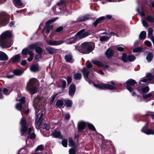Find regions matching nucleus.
Here are the masks:
<instances>
[{
    "mask_svg": "<svg viewBox=\"0 0 154 154\" xmlns=\"http://www.w3.org/2000/svg\"><path fill=\"white\" fill-rule=\"evenodd\" d=\"M29 55L30 57L29 58H28V60L30 62L31 61L33 58V54L32 52H29Z\"/></svg>",
    "mask_w": 154,
    "mask_h": 154,
    "instance_id": "nucleus-47",
    "label": "nucleus"
},
{
    "mask_svg": "<svg viewBox=\"0 0 154 154\" xmlns=\"http://www.w3.org/2000/svg\"><path fill=\"white\" fill-rule=\"evenodd\" d=\"M25 98L24 97H21L20 96L17 97L16 100L20 102V103H17L15 106V107L17 110L21 111L23 105L25 103Z\"/></svg>",
    "mask_w": 154,
    "mask_h": 154,
    "instance_id": "nucleus-6",
    "label": "nucleus"
},
{
    "mask_svg": "<svg viewBox=\"0 0 154 154\" xmlns=\"http://www.w3.org/2000/svg\"><path fill=\"white\" fill-rule=\"evenodd\" d=\"M146 19L149 22L154 23V18L151 15L147 16Z\"/></svg>",
    "mask_w": 154,
    "mask_h": 154,
    "instance_id": "nucleus-34",
    "label": "nucleus"
},
{
    "mask_svg": "<svg viewBox=\"0 0 154 154\" xmlns=\"http://www.w3.org/2000/svg\"><path fill=\"white\" fill-rule=\"evenodd\" d=\"M62 143L63 146L66 147L67 145V140H63Z\"/></svg>",
    "mask_w": 154,
    "mask_h": 154,
    "instance_id": "nucleus-54",
    "label": "nucleus"
},
{
    "mask_svg": "<svg viewBox=\"0 0 154 154\" xmlns=\"http://www.w3.org/2000/svg\"><path fill=\"white\" fill-rule=\"evenodd\" d=\"M82 72L85 79L87 80L86 79L88 78L89 71L87 70L85 67H84L82 70Z\"/></svg>",
    "mask_w": 154,
    "mask_h": 154,
    "instance_id": "nucleus-24",
    "label": "nucleus"
},
{
    "mask_svg": "<svg viewBox=\"0 0 154 154\" xmlns=\"http://www.w3.org/2000/svg\"><path fill=\"white\" fill-rule=\"evenodd\" d=\"M86 126L85 123L83 121H81L79 122L78 128L79 131L82 130L84 129Z\"/></svg>",
    "mask_w": 154,
    "mask_h": 154,
    "instance_id": "nucleus-19",
    "label": "nucleus"
},
{
    "mask_svg": "<svg viewBox=\"0 0 154 154\" xmlns=\"http://www.w3.org/2000/svg\"><path fill=\"white\" fill-rule=\"evenodd\" d=\"M88 126L89 128L92 131H95L96 129L94 126L91 123H88Z\"/></svg>",
    "mask_w": 154,
    "mask_h": 154,
    "instance_id": "nucleus-49",
    "label": "nucleus"
},
{
    "mask_svg": "<svg viewBox=\"0 0 154 154\" xmlns=\"http://www.w3.org/2000/svg\"><path fill=\"white\" fill-rule=\"evenodd\" d=\"M67 81L68 84H69L72 81V79L71 77L68 76L67 78Z\"/></svg>",
    "mask_w": 154,
    "mask_h": 154,
    "instance_id": "nucleus-64",
    "label": "nucleus"
},
{
    "mask_svg": "<svg viewBox=\"0 0 154 154\" xmlns=\"http://www.w3.org/2000/svg\"><path fill=\"white\" fill-rule=\"evenodd\" d=\"M69 144L72 147H73L75 146V144L72 138H69Z\"/></svg>",
    "mask_w": 154,
    "mask_h": 154,
    "instance_id": "nucleus-52",
    "label": "nucleus"
},
{
    "mask_svg": "<svg viewBox=\"0 0 154 154\" xmlns=\"http://www.w3.org/2000/svg\"><path fill=\"white\" fill-rule=\"evenodd\" d=\"M69 154H75V150L73 149H69Z\"/></svg>",
    "mask_w": 154,
    "mask_h": 154,
    "instance_id": "nucleus-60",
    "label": "nucleus"
},
{
    "mask_svg": "<svg viewBox=\"0 0 154 154\" xmlns=\"http://www.w3.org/2000/svg\"><path fill=\"white\" fill-rule=\"evenodd\" d=\"M92 63L94 64L99 66H103V64L97 60H93Z\"/></svg>",
    "mask_w": 154,
    "mask_h": 154,
    "instance_id": "nucleus-43",
    "label": "nucleus"
},
{
    "mask_svg": "<svg viewBox=\"0 0 154 154\" xmlns=\"http://www.w3.org/2000/svg\"><path fill=\"white\" fill-rule=\"evenodd\" d=\"M20 56L19 54H17L13 56L10 59L13 63L18 62L20 59Z\"/></svg>",
    "mask_w": 154,
    "mask_h": 154,
    "instance_id": "nucleus-22",
    "label": "nucleus"
},
{
    "mask_svg": "<svg viewBox=\"0 0 154 154\" xmlns=\"http://www.w3.org/2000/svg\"><path fill=\"white\" fill-rule=\"evenodd\" d=\"M31 52L27 48H24L22 51V54L23 55H26L28 54H29V52Z\"/></svg>",
    "mask_w": 154,
    "mask_h": 154,
    "instance_id": "nucleus-40",
    "label": "nucleus"
},
{
    "mask_svg": "<svg viewBox=\"0 0 154 154\" xmlns=\"http://www.w3.org/2000/svg\"><path fill=\"white\" fill-rule=\"evenodd\" d=\"M8 59V56L4 52L0 51V60L4 61Z\"/></svg>",
    "mask_w": 154,
    "mask_h": 154,
    "instance_id": "nucleus-23",
    "label": "nucleus"
},
{
    "mask_svg": "<svg viewBox=\"0 0 154 154\" xmlns=\"http://www.w3.org/2000/svg\"><path fill=\"white\" fill-rule=\"evenodd\" d=\"M44 148V146L42 144L38 146L35 149V151L36 152L34 153V154H38V152L42 151Z\"/></svg>",
    "mask_w": 154,
    "mask_h": 154,
    "instance_id": "nucleus-31",
    "label": "nucleus"
},
{
    "mask_svg": "<svg viewBox=\"0 0 154 154\" xmlns=\"http://www.w3.org/2000/svg\"><path fill=\"white\" fill-rule=\"evenodd\" d=\"M57 19V18H55L54 19H53L50 20L48 21L45 24V26L44 28V30L45 32L46 31V33L47 34H48L50 31L52 30L53 29V27L52 26H48V25L51 23L54 22Z\"/></svg>",
    "mask_w": 154,
    "mask_h": 154,
    "instance_id": "nucleus-8",
    "label": "nucleus"
},
{
    "mask_svg": "<svg viewBox=\"0 0 154 154\" xmlns=\"http://www.w3.org/2000/svg\"><path fill=\"white\" fill-rule=\"evenodd\" d=\"M128 56L125 54H122V60L124 62H128Z\"/></svg>",
    "mask_w": 154,
    "mask_h": 154,
    "instance_id": "nucleus-36",
    "label": "nucleus"
},
{
    "mask_svg": "<svg viewBox=\"0 0 154 154\" xmlns=\"http://www.w3.org/2000/svg\"><path fill=\"white\" fill-rule=\"evenodd\" d=\"M89 17L88 15H85L79 17L77 20V22H81L85 21L88 20Z\"/></svg>",
    "mask_w": 154,
    "mask_h": 154,
    "instance_id": "nucleus-27",
    "label": "nucleus"
},
{
    "mask_svg": "<svg viewBox=\"0 0 154 154\" xmlns=\"http://www.w3.org/2000/svg\"><path fill=\"white\" fill-rule=\"evenodd\" d=\"M74 77L76 80H79L81 78L82 75L81 74L77 73L74 75Z\"/></svg>",
    "mask_w": 154,
    "mask_h": 154,
    "instance_id": "nucleus-41",
    "label": "nucleus"
},
{
    "mask_svg": "<svg viewBox=\"0 0 154 154\" xmlns=\"http://www.w3.org/2000/svg\"><path fill=\"white\" fill-rule=\"evenodd\" d=\"M78 40V38L75 35L74 37L69 38L66 40L65 42L66 44H71L73 42L76 41Z\"/></svg>",
    "mask_w": 154,
    "mask_h": 154,
    "instance_id": "nucleus-17",
    "label": "nucleus"
},
{
    "mask_svg": "<svg viewBox=\"0 0 154 154\" xmlns=\"http://www.w3.org/2000/svg\"><path fill=\"white\" fill-rule=\"evenodd\" d=\"M146 36V33L144 31H142L139 35V38L140 39H144Z\"/></svg>",
    "mask_w": 154,
    "mask_h": 154,
    "instance_id": "nucleus-35",
    "label": "nucleus"
},
{
    "mask_svg": "<svg viewBox=\"0 0 154 154\" xmlns=\"http://www.w3.org/2000/svg\"><path fill=\"white\" fill-rule=\"evenodd\" d=\"M40 100L38 97H36L34 98L33 101V106L35 109V111L36 116L37 115V112L39 110V108L40 107Z\"/></svg>",
    "mask_w": 154,
    "mask_h": 154,
    "instance_id": "nucleus-9",
    "label": "nucleus"
},
{
    "mask_svg": "<svg viewBox=\"0 0 154 154\" xmlns=\"http://www.w3.org/2000/svg\"><path fill=\"white\" fill-rule=\"evenodd\" d=\"M39 116V118L36 119L35 120V125L36 128L37 129H39V126L41 125L42 120V117L43 116V113L40 112L38 115V117Z\"/></svg>",
    "mask_w": 154,
    "mask_h": 154,
    "instance_id": "nucleus-13",
    "label": "nucleus"
},
{
    "mask_svg": "<svg viewBox=\"0 0 154 154\" xmlns=\"http://www.w3.org/2000/svg\"><path fill=\"white\" fill-rule=\"evenodd\" d=\"M146 78H144L140 80V82H143L144 83L148 82L151 84H154V77L152 75L151 73H146Z\"/></svg>",
    "mask_w": 154,
    "mask_h": 154,
    "instance_id": "nucleus-5",
    "label": "nucleus"
},
{
    "mask_svg": "<svg viewBox=\"0 0 154 154\" xmlns=\"http://www.w3.org/2000/svg\"><path fill=\"white\" fill-rule=\"evenodd\" d=\"M137 12L139 13L141 17L145 15V13L143 12H140L138 8H137Z\"/></svg>",
    "mask_w": 154,
    "mask_h": 154,
    "instance_id": "nucleus-62",
    "label": "nucleus"
},
{
    "mask_svg": "<svg viewBox=\"0 0 154 154\" xmlns=\"http://www.w3.org/2000/svg\"><path fill=\"white\" fill-rule=\"evenodd\" d=\"M110 37H108L106 36H102L100 37V40L101 41H105L109 39Z\"/></svg>",
    "mask_w": 154,
    "mask_h": 154,
    "instance_id": "nucleus-39",
    "label": "nucleus"
},
{
    "mask_svg": "<svg viewBox=\"0 0 154 154\" xmlns=\"http://www.w3.org/2000/svg\"><path fill=\"white\" fill-rule=\"evenodd\" d=\"M27 152L26 150L24 148H21L19 150L18 154H26Z\"/></svg>",
    "mask_w": 154,
    "mask_h": 154,
    "instance_id": "nucleus-44",
    "label": "nucleus"
},
{
    "mask_svg": "<svg viewBox=\"0 0 154 154\" xmlns=\"http://www.w3.org/2000/svg\"><path fill=\"white\" fill-rule=\"evenodd\" d=\"M60 82L61 85H60V87H62L63 88L62 90L63 91L66 85V81L63 80H61Z\"/></svg>",
    "mask_w": 154,
    "mask_h": 154,
    "instance_id": "nucleus-38",
    "label": "nucleus"
},
{
    "mask_svg": "<svg viewBox=\"0 0 154 154\" xmlns=\"http://www.w3.org/2000/svg\"><path fill=\"white\" fill-rule=\"evenodd\" d=\"M12 35L9 31H7L4 32L0 36V46L2 48L10 47L12 44L11 40L9 38Z\"/></svg>",
    "mask_w": 154,
    "mask_h": 154,
    "instance_id": "nucleus-1",
    "label": "nucleus"
},
{
    "mask_svg": "<svg viewBox=\"0 0 154 154\" xmlns=\"http://www.w3.org/2000/svg\"><path fill=\"white\" fill-rule=\"evenodd\" d=\"M136 59L135 57L134 56L132 55H129L128 56V61H133Z\"/></svg>",
    "mask_w": 154,
    "mask_h": 154,
    "instance_id": "nucleus-46",
    "label": "nucleus"
},
{
    "mask_svg": "<svg viewBox=\"0 0 154 154\" xmlns=\"http://www.w3.org/2000/svg\"><path fill=\"white\" fill-rule=\"evenodd\" d=\"M30 69L33 72L37 71L38 70V66L37 64L32 65L30 67Z\"/></svg>",
    "mask_w": 154,
    "mask_h": 154,
    "instance_id": "nucleus-32",
    "label": "nucleus"
},
{
    "mask_svg": "<svg viewBox=\"0 0 154 154\" xmlns=\"http://www.w3.org/2000/svg\"><path fill=\"white\" fill-rule=\"evenodd\" d=\"M112 15L109 14L106 15L105 17L102 16L98 18H97L95 20V21L93 23V24L95 26H96L98 23H100L101 21L106 19H110L112 18Z\"/></svg>",
    "mask_w": 154,
    "mask_h": 154,
    "instance_id": "nucleus-11",
    "label": "nucleus"
},
{
    "mask_svg": "<svg viewBox=\"0 0 154 154\" xmlns=\"http://www.w3.org/2000/svg\"><path fill=\"white\" fill-rule=\"evenodd\" d=\"M152 94V92H150L146 94H143V97L144 99H146L151 96Z\"/></svg>",
    "mask_w": 154,
    "mask_h": 154,
    "instance_id": "nucleus-48",
    "label": "nucleus"
},
{
    "mask_svg": "<svg viewBox=\"0 0 154 154\" xmlns=\"http://www.w3.org/2000/svg\"><path fill=\"white\" fill-rule=\"evenodd\" d=\"M93 43L85 42L81 45V48L84 51V53L88 54L93 50Z\"/></svg>",
    "mask_w": 154,
    "mask_h": 154,
    "instance_id": "nucleus-4",
    "label": "nucleus"
},
{
    "mask_svg": "<svg viewBox=\"0 0 154 154\" xmlns=\"http://www.w3.org/2000/svg\"><path fill=\"white\" fill-rule=\"evenodd\" d=\"M63 42H64L62 40L52 41L50 40L48 42V44L49 45L52 46L58 45L62 44Z\"/></svg>",
    "mask_w": 154,
    "mask_h": 154,
    "instance_id": "nucleus-14",
    "label": "nucleus"
},
{
    "mask_svg": "<svg viewBox=\"0 0 154 154\" xmlns=\"http://www.w3.org/2000/svg\"><path fill=\"white\" fill-rule=\"evenodd\" d=\"M141 131L147 135L154 134V130L150 129H147V127L145 126L141 130Z\"/></svg>",
    "mask_w": 154,
    "mask_h": 154,
    "instance_id": "nucleus-15",
    "label": "nucleus"
},
{
    "mask_svg": "<svg viewBox=\"0 0 154 154\" xmlns=\"http://www.w3.org/2000/svg\"><path fill=\"white\" fill-rule=\"evenodd\" d=\"M153 29L152 28H150L148 29V34L149 35H151L152 34Z\"/></svg>",
    "mask_w": 154,
    "mask_h": 154,
    "instance_id": "nucleus-57",
    "label": "nucleus"
},
{
    "mask_svg": "<svg viewBox=\"0 0 154 154\" xmlns=\"http://www.w3.org/2000/svg\"><path fill=\"white\" fill-rule=\"evenodd\" d=\"M66 106L68 107H70L72 106V102L71 100H68L66 101Z\"/></svg>",
    "mask_w": 154,
    "mask_h": 154,
    "instance_id": "nucleus-53",
    "label": "nucleus"
},
{
    "mask_svg": "<svg viewBox=\"0 0 154 154\" xmlns=\"http://www.w3.org/2000/svg\"><path fill=\"white\" fill-rule=\"evenodd\" d=\"M65 59L67 62L71 63L73 62L72 56L70 54H66L65 57Z\"/></svg>",
    "mask_w": 154,
    "mask_h": 154,
    "instance_id": "nucleus-26",
    "label": "nucleus"
},
{
    "mask_svg": "<svg viewBox=\"0 0 154 154\" xmlns=\"http://www.w3.org/2000/svg\"><path fill=\"white\" fill-rule=\"evenodd\" d=\"M144 43L146 45L149 47H150L152 45L151 42L147 40L145 41L144 42Z\"/></svg>",
    "mask_w": 154,
    "mask_h": 154,
    "instance_id": "nucleus-56",
    "label": "nucleus"
},
{
    "mask_svg": "<svg viewBox=\"0 0 154 154\" xmlns=\"http://www.w3.org/2000/svg\"><path fill=\"white\" fill-rule=\"evenodd\" d=\"M94 85L95 87L101 89L107 88L111 90H114L116 89L115 88L114 86L108 84H94Z\"/></svg>",
    "mask_w": 154,
    "mask_h": 154,
    "instance_id": "nucleus-7",
    "label": "nucleus"
},
{
    "mask_svg": "<svg viewBox=\"0 0 154 154\" xmlns=\"http://www.w3.org/2000/svg\"><path fill=\"white\" fill-rule=\"evenodd\" d=\"M13 72L15 75L18 76L21 75L23 73L22 70L18 69L14 70Z\"/></svg>",
    "mask_w": 154,
    "mask_h": 154,
    "instance_id": "nucleus-33",
    "label": "nucleus"
},
{
    "mask_svg": "<svg viewBox=\"0 0 154 154\" xmlns=\"http://www.w3.org/2000/svg\"><path fill=\"white\" fill-rule=\"evenodd\" d=\"M57 94H55L51 97V99L50 100V103L51 104L53 103L55 98L56 97V96L57 95Z\"/></svg>",
    "mask_w": 154,
    "mask_h": 154,
    "instance_id": "nucleus-50",
    "label": "nucleus"
},
{
    "mask_svg": "<svg viewBox=\"0 0 154 154\" xmlns=\"http://www.w3.org/2000/svg\"><path fill=\"white\" fill-rule=\"evenodd\" d=\"M63 29V27L61 26H60L57 28L56 30V32H59L61 31H62Z\"/></svg>",
    "mask_w": 154,
    "mask_h": 154,
    "instance_id": "nucleus-63",
    "label": "nucleus"
},
{
    "mask_svg": "<svg viewBox=\"0 0 154 154\" xmlns=\"http://www.w3.org/2000/svg\"><path fill=\"white\" fill-rule=\"evenodd\" d=\"M142 23L143 26L145 27H147L148 26V23L145 20H142Z\"/></svg>",
    "mask_w": 154,
    "mask_h": 154,
    "instance_id": "nucleus-61",
    "label": "nucleus"
},
{
    "mask_svg": "<svg viewBox=\"0 0 154 154\" xmlns=\"http://www.w3.org/2000/svg\"><path fill=\"white\" fill-rule=\"evenodd\" d=\"M45 49L50 54H54L56 52V49L50 47H46Z\"/></svg>",
    "mask_w": 154,
    "mask_h": 154,
    "instance_id": "nucleus-25",
    "label": "nucleus"
},
{
    "mask_svg": "<svg viewBox=\"0 0 154 154\" xmlns=\"http://www.w3.org/2000/svg\"><path fill=\"white\" fill-rule=\"evenodd\" d=\"M35 135L34 133H32L30 134L28 136V138L31 139H32L35 138Z\"/></svg>",
    "mask_w": 154,
    "mask_h": 154,
    "instance_id": "nucleus-58",
    "label": "nucleus"
},
{
    "mask_svg": "<svg viewBox=\"0 0 154 154\" xmlns=\"http://www.w3.org/2000/svg\"><path fill=\"white\" fill-rule=\"evenodd\" d=\"M35 51L37 53L41 54L42 51V49L41 48L38 47L37 46L35 49Z\"/></svg>",
    "mask_w": 154,
    "mask_h": 154,
    "instance_id": "nucleus-51",
    "label": "nucleus"
},
{
    "mask_svg": "<svg viewBox=\"0 0 154 154\" xmlns=\"http://www.w3.org/2000/svg\"><path fill=\"white\" fill-rule=\"evenodd\" d=\"M153 56V54L151 52H149L147 54L146 59L148 62H150L152 60Z\"/></svg>",
    "mask_w": 154,
    "mask_h": 154,
    "instance_id": "nucleus-29",
    "label": "nucleus"
},
{
    "mask_svg": "<svg viewBox=\"0 0 154 154\" xmlns=\"http://www.w3.org/2000/svg\"><path fill=\"white\" fill-rule=\"evenodd\" d=\"M113 51L112 50L109 48L105 52V54L108 58H110L113 55Z\"/></svg>",
    "mask_w": 154,
    "mask_h": 154,
    "instance_id": "nucleus-21",
    "label": "nucleus"
},
{
    "mask_svg": "<svg viewBox=\"0 0 154 154\" xmlns=\"http://www.w3.org/2000/svg\"><path fill=\"white\" fill-rule=\"evenodd\" d=\"M75 87L74 84L71 85L69 88V94L70 96L73 95L75 92Z\"/></svg>",
    "mask_w": 154,
    "mask_h": 154,
    "instance_id": "nucleus-20",
    "label": "nucleus"
},
{
    "mask_svg": "<svg viewBox=\"0 0 154 154\" xmlns=\"http://www.w3.org/2000/svg\"><path fill=\"white\" fill-rule=\"evenodd\" d=\"M63 104V100H58L56 103V105L57 106H62Z\"/></svg>",
    "mask_w": 154,
    "mask_h": 154,
    "instance_id": "nucleus-45",
    "label": "nucleus"
},
{
    "mask_svg": "<svg viewBox=\"0 0 154 154\" xmlns=\"http://www.w3.org/2000/svg\"><path fill=\"white\" fill-rule=\"evenodd\" d=\"M43 129H45L46 130H49L50 128L48 125L46 124H45L43 125Z\"/></svg>",
    "mask_w": 154,
    "mask_h": 154,
    "instance_id": "nucleus-59",
    "label": "nucleus"
},
{
    "mask_svg": "<svg viewBox=\"0 0 154 154\" xmlns=\"http://www.w3.org/2000/svg\"><path fill=\"white\" fill-rule=\"evenodd\" d=\"M15 5L18 8L22 6L23 4L20 0H13Z\"/></svg>",
    "mask_w": 154,
    "mask_h": 154,
    "instance_id": "nucleus-28",
    "label": "nucleus"
},
{
    "mask_svg": "<svg viewBox=\"0 0 154 154\" xmlns=\"http://www.w3.org/2000/svg\"><path fill=\"white\" fill-rule=\"evenodd\" d=\"M88 35V33L87 32H85V30L82 29L79 32L76 34L78 40L84 38Z\"/></svg>",
    "mask_w": 154,
    "mask_h": 154,
    "instance_id": "nucleus-12",
    "label": "nucleus"
},
{
    "mask_svg": "<svg viewBox=\"0 0 154 154\" xmlns=\"http://www.w3.org/2000/svg\"><path fill=\"white\" fill-rule=\"evenodd\" d=\"M126 84L128 86V85L133 86L136 84V81L134 79H130L126 82Z\"/></svg>",
    "mask_w": 154,
    "mask_h": 154,
    "instance_id": "nucleus-30",
    "label": "nucleus"
},
{
    "mask_svg": "<svg viewBox=\"0 0 154 154\" xmlns=\"http://www.w3.org/2000/svg\"><path fill=\"white\" fill-rule=\"evenodd\" d=\"M57 6H66V2L64 0H60L57 4Z\"/></svg>",
    "mask_w": 154,
    "mask_h": 154,
    "instance_id": "nucleus-37",
    "label": "nucleus"
},
{
    "mask_svg": "<svg viewBox=\"0 0 154 154\" xmlns=\"http://www.w3.org/2000/svg\"><path fill=\"white\" fill-rule=\"evenodd\" d=\"M38 46L37 43L32 44L28 46V47L31 49H35Z\"/></svg>",
    "mask_w": 154,
    "mask_h": 154,
    "instance_id": "nucleus-42",
    "label": "nucleus"
},
{
    "mask_svg": "<svg viewBox=\"0 0 154 154\" xmlns=\"http://www.w3.org/2000/svg\"><path fill=\"white\" fill-rule=\"evenodd\" d=\"M55 138H58L60 139L63 138V136L61 135L59 131H55L54 132L51 134Z\"/></svg>",
    "mask_w": 154,
    "mask_h": 154,
    "instance_id": "nucleus-18",
    "label": "nucleus"
},
{
    "mask_svg": "<svg viewBox=\"0 0 154 154\" xmlns=\"http://www.w3.org/2000/svg\"><path fill=\"white\" fill-rule=\"evenodd\" d=\"M20 125L21 126L20 130L21 135L26 136L29 134L30 132L33 131V128L30 127L28 128V126L26 121L25 120L23 119V117L21 119Z\"/></svg>",
    "mask_w": 154,
    "mask_h": 154,
    "instance_id": "nucleus-2",
    "label": "nucleus"
},
{
    "mask_svg": "<svg viewBox=\"0 0 154 154\" xmlns=\"http://www.w3.org/2000/svg\"><path fill=\"white\" fill-rule=\"evenodd\" d=\"M38 83L37 80L35 78H32L29 79L27 83L26 89L30 94H34L37 91V88L34 87Z\"/></svg>",
    "mask_w": 154,
    "mask_h": 154,
    "instance_id": "nucleus-3",
    "label": "nucleus"
},
{
    "mask_svg": "<svg viewBox=\"0 0 154 154\" xmlns=\"http://www.w3.org/2000/svg\"><path fill=\"white\" fill-rule=\"evenodd\" d=\"M142 48L140 47H138L133 49V52L134 53L137 52L142 50Z\"/></svg>",
    "mask_w": 154,
    "mask_h": 154,
    "instance_id": "nucleus-55",
    "label": "nucleus"
},
{
    "mask_svg": "<svg viewBox=\"0 0 154 154\" xmlns=\"http://www.w3.org/2000/svg\"><path fill=\"white\" fill-rule=\"evenodd\" d=\"M137 90L139 91L140 93L141 92L145 93L148 92L149 91V88L148 86H146L145 87H139Z\"/></svg>",
    "mask_w": 154,
    "mask_h": 154,
    "instance_id": "nucleus-16",
    "label": "nucleus"
},
{
    "mask_svg": "<svg viewBox=\"0 0 154 154\" xmlns=\"http://www.w3.org/2000/svg\"><path fill=\"white\" fill-rule=\"evenodd\" d=\"M7 14L5 13H0V26L5 25L7 23Z\"/></svg>",
    "mask_w": 154,
    "mask_h": 154,
    "instance_id": "nucleus-10",
    "label": "nucleus"
}]
</instances>
